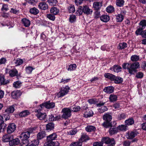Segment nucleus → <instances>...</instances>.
Returning a JSON list of instances; mask_svg holds the SVG:
<instances>
[{
    "instance_id": "nucleus-1",
    "label": "nucleus",
    "mask_w": 146,
    "mask_h": 146,
    "mask_svg": "<svg viewBox=\"0 0 146 146\" xmlns=\"http://www.w3.org/2000/svg\"><path fill=\"white\" fill-rule=\"evenodd\" d=\"M37 127H35L30 128L29 131H26L21 133L20 136V138L23 141L22 143L23 144L26 145L29 144V141L28 139L30 137L31 133H34V131H35Z\"/></svg>"
},
{
    "instance_id": "nucleus-2",
    "label": "nucleus",
    "mask_w": 146,
    "mask_h": 146,
    "mask_svg": "<svg viewBox=\"0 0 146 146\" xmlns=\"http://www.w3.org/2000/svg\"><path fill=\"white\" fill-rule=\"evenodd\" d=\"M140 68V65L138 62H135L130 64L129 67L128 68L129 74L131 75L134 74L137 72V69Z\"/></svg>"
},
{
    "instance_id": "nucleus-3",
    "label": "nucleus",
    "mask_w": 146,
    "mask_h": 146,
    "mask_svg": "<svg viewBox=\"0 0 146 146\" xmlns=\"http://www.w3.org/2000/svg\"><path fill=\"white\" fill-rule=\"evenodd\" d=\"M72 107L65 108L62 109V117L64 119H68L71 115Z\"/></svg>"
},
{
    "instance_id": "nucleus-4",
    "label": "nucleus",
    "mask_w": 146,
    "mask_h": 146,
    "mask_svg": "<svg viewBox=\"0 0 146 146\" xmlns=\"http://www.w3.org/2000/svg\"><path fill=\"white\" fill-rule=\"evenodd\" d=\"M14 110V108L12 106L7 107L5 110V112L3 115L6 121L9 119L10 118V116L9 114L13 113Z\"/></svg>"
},
{
    "instance_id": "nucleus-5",
    "label": "nucleus",
    "mask_w": 146,
    "mask_h": 146,
    "mask_svg": "<svg viewBox=\"0 0 146 146\" xmlns=\"http://www.w3.org/2000/svg\"><path fill=\"white\" fill-rule=\"evenodd\" d=\"M69 89L70 88L68 86L62 87L60 92L57 94V97L60 98L64 96L68 93Z\"/></svg>"
},
{
    "instance_id": "nucleus-6",
    "label": "nucleus",
    "mask_w": 146,
    "mask_h": 146,
    "mask_svg": "<svg viewBox=\"0 0 146 146\" xmlns=\"http://www.w3.org/2000/svg\"><path fill=\"white\" fill-rule=\"evenodd\" d=\"M55 104L54 103L49 102L42 104L40 105V107L42 109L44 107L47 109H50L53 108Z\"/></svg>"
},
{
    "instance_id": "nucleus-7",
    "label": "nucleus",
    "mask_w": 146,
    "mask_h": 146,
    "mask_svg": "<svg viewBox=\"0 0 146 146\" xmlns=\"http://www.w3.org/2000/svg\"><path fill=\"white\" fill-rule=\"evenodd\" d=\"M39 109L37 110L36 111V112H37V113L36 114V115L39 119L42 120L43 119L46 117V115L45 113H42L40 112V111L42 109L40 108Z\"/></svg>"
},
{
    "instance_id": "nucleus-8",
    "label": "nucleus",
    "mask_w": 146,
    "mask_h": 146,
    "mask_svg": "<svg viewBox=\"0 0 146 146\" xmlns=\"http://www.w3.org/2000/svg\"><path fill=\"white\" fill-rule=\"evenodd\" d=\"M102 142L107 144L115 145V141L113 138H110L109 137H104L102 139Z\"/></svg>"
},
{
    "instance_id": "nucleus-9",
    "label": "nucleus",
    "mask_w": 146,
    "mask_h": 146,
    "mask_svg": "<svg viewBox=\"0 0 146 146\" xmlns=\"http://www.w3.org/2000/svg\"><path fill=\"white\" fill-rule=\"evenodd\" d=\"M16 125L13 123L9 124L7 129V132L8 133H11L13 132L15 130Z\"/></svg>"
},
{
    "instance_id": "nucleus-10",
    "label": "nucleus",
    "mask_w": 146,
    "mask_h": 146,
    "mask_svg": "<svg viewBox=\"0 0 146 146\" xmlns=\"http://www.w3.org/2000/svg\"><path fill=\"white\" fill-rule=\"evenodd\" d=\"M83 11L84 13L88 15L91 14L93 12L92 10L89 8L87 6L85 5L83 8Z\"/></svg>"
},
{
    "instance_id": "nucleus-11",
    "label": "nucleus",
    "mask_w": 146,
    "mask_h": 146,
    "mask_svg": "<svg viewBox=\"0 0 146 146\" xmlns=\"http://www.w3.org/2000/svg\"><path fill=\"white\" fill-rule=\"evenodd\" d=\"M22 24L26 27H29L31 25V22L29 19L26 18L23 19L21 20Z\"/></svg>"
},
{
    "instance_id": "nucleus-12",
    "label": "nucleus",
    "mask_w": 146,
    "mask_h": 146,
    "mask_svg": "<svg viewBox=\"0 0 146 146\" xmlns=\"http://www.w3.org/2000/svg\"><path fill=\"white\" fill-rule=\"evenodd\" d=\"M136 135V133L134 132L128 131L126 133V136L128 139H131L134 137Z\"/></svg>"
},
{
    "instance_id": "nucleus-13",
    "label": "nucleus",
    "mask_w": 146,
    "mask_h": 146,
    "mask_svg": "<svg viewBox=\"0 0 146 146\" xmlns=\"http://www.w3.org/2000/svg\"><path fill=\"white\" fill-rule=\"evenodd\" d=\"M110 69L113 71L114 72H118L121 71V67L118 65H114L110 68Z\"/></svg>"
},
{
    "instance_id": "nucleus-14",
    "label": "nucleus",
    "mask_w": 146,
    "mask_h": 146,
    "mask_svg": "<svg viewBox=\"0 0 146 146\" xmlns=\"http://www.w3.org/2000/svg\"><path fill=\"white\" fill-rule=\"evenodd\" d=\"M21 94V93L19 91H14L11 93V96L13 98L16 99L19 97Z\"/></svg>"
},
{
    "instance_id": "nucleus-15",
    "label": "nucleus",
    "mask_w": 146,
    "mask_h": 146,
    "mask_svg": "<svg viewBox=\"0 0 146 146\" xmlns=\"http://www.w3.org/2000/svg\"><path fill=\"white\" fill-rule=\"evenodd\" d=\"M59 145V143L58 141H50L45 143L44 146H58Z\"/></svg>"
},
{
    "instance_id": "nucleus-16",
    "label": "nucleus",
    "mask_w": 146,
    "mask_h": 146,
    "mask_svg": "<svg viewBox=\"0 0 146 146\" xmlns=\"http://www.w3.org/2000/svg\"><path fill=\"white\" fill-rule=\"evenodd\" d=\"M38 7L41 9L45 10L48 8V5L46 3L42 2L39 3Z\"/></svg>"
},
{
    "instance_id": "nucleus-17",
    "label": "nucleus",
    "mask_w": 146,
    "mask_h": 146,
    "mask_svg": "<svg viewBox=\"0 0 146 146\" xmlns=\"http://www.w3.org/2000/svg\"><path fill=\"white\" fill-rule=\"evenodd\" d=\"M102 5V2H94L93 4V7L96 10H98Z\"/></svg>"
},
{
    "instance_id": "nucleus-18",
    "label": "nucleus",
    "mask_w": 146,
    "mask_h": 146,
    "mask_svg": "<svg viewBox=\"0 0 146 146\" xmlns=\"http://www.w3.org/2000/svg\"><path fill=\"white\" fill-rule=\"evenodd\" d=\"M117 128L118 132L119 131H125L128 129V127L125 125H119Z\"/></svg>"
},
{
    "instance_id": "nucleus-19",
    "label": "nucleus",
    "mask_w": 146,
    "mask_h": 146,
    "mask_svg": "<svg viewBox=\"0 0 146 146\" xmlns=\"http://www.w3.org/2000/svg\"><path fill=\"white\" fill-rule=\"evenodd\" d=\"M18 73L17 71L15 68L10 70L9 72V76L12 77L17 76L18 74Z\"/></svg>"
},
{
    "instance_id": "nucleus-20",
    "label": "nucleus",
    "mask_w": 146,
    "mask_h": 146,
    "mask_svg": "<svg viewBox=\"0 0 146 146\" xmlns=\"http://www.w3.org/2000/svg\"><path fill=\"white\" fill-rule=\"evenodd\" d=\"M11 138V135L8 134H5L3 137L2 141L5 142H9Z\"/></svg>"
},
{
    "instance_id": "nucleus-21",
    "label": "nucleus",
    "mask_w": 146,
    "mask_h": 146,
    "mask_svg": "<svg viewBox=\"0 0 146 146\" xmlns=\"http://www.w3.org/2000/svg\"><path fill=\"white\" fill-rule=\"evenodd\" d=\"M93 114V112L92 110H88L84 113V115L85 117H88L92 116Z\"/></svg>"
},
{
    "instance_id": "nucleus-22",
    "label": "nucleus",
    "mask_w": 146,
    "mask_h": 146,
    "mask_svg": "<svg viewBox=\"0 0 146 146\" xmlns=\"http://www.w3.org/2000/svg\"><path fill=\"white\" fill-rule=\"evenodd\" d=\"M113 91L114 88L112 86L106 87L104 89V92L109 94L112 93Z\"/></svg>"
},
{
    "instance_id": "nucleus-23",
    "label": "nucleus",
    "mask_w": 146,
    "mask_h": 146,
    "mask_svg": "<svg viewBox=\"0 0 146 146\" xmlns=\"http://www.w3.org/2000/svg\"><path fill=\"white\" fill-rule=\"evenodd\" d=\"M20 141L18 138H16L12 140L9 142V145L11 146L18 144Z\"/></svg>"
},
{
    "instance_id": "nucleus-24",
    "label": "nucleus",
    "mask_w": 146,
    "mask_h": 146,
    "mask_svg": "<svg viewBox=\"0 0 146 146\" xmlns=\"http://www.w3.org/2000/svg\"><path fill=\"white\" fill-rule=\"evenodd\" d=\"M112 118V116L108 113L106 114L103 116V119L107 123L111 121Z\"/></svg>"
},
{
    "instance_id": "nucleus-25",
    "label": "nucleus",
    "mask_w": 146,
    "mask_h": 146,
    "mask_svg": "<svg viewBox=\"0 0 146 146\" xmlns=\"http://www.w3.org/2000/svg\"><path fill=\"white\" fill-rule=\"evenodd\" d=\"M112 81H113L114 83L117 84H120L123 82V79L120 77H116L115 76V77Z\"/></svg>"
},
{
    "instance_id": "nucleus-26",
    "label": "nucleus",
    "mask_w": 146,
    "mask_h": 146,
    "mask_svg": "<svg viewBox=\"0 0 146 146\" xmlns=\"http://www.w3.org/2000/svg\"><path fill=\"white\" fill-rule=\"evenodd\" d=\"M110 17L107 15H103L100 17L101 20L104 22H106L110 20Z\"/></svg>"
},
{
    "instance_id": "nucleus-27",
    "label": "nucleus",
    "mask_w": 146,
    "mask_h": 146,
    "mask_svg": "<svg viewBox=\"0 0 146 146\" xmlns=\"http://www.w3.org/2000/svg\"><path fill=\"white\" fill-rule=\"evenodd\" d=\"M134 120L133 118H131L127 119L125 121V124L126 125H132L134 123Z\"/></svg>"
},
{
    "instance_id": "nucleus-28",
    "label": "nucleus",
    "mask_w": 146,
    "mask_h": 146,
    "mask_svg": "<svg viewBox=\"0 0 146 146\" xmlns=\"http://www.w3.org/2000/svg\"><path fill=\"white\" fill-rule=\"evenodd\" d=\"M46 136V134L44 131H42L39 132L37 134V139L38 140L44 138Z\"/></svg>"
},
{
    "instance_id": "nucleus-29",
    "label": "nucleus",
    "mask_w": 146,
    "mask_h": 146,
    "mask_svg": "<svg viewBox=\"0 0 146 146\" xmlns=\"http://www.w3.org/2000/svg\"><path fill=\"white\" fill-rule=\"evenodd\" d=\"M118 132L117 127H115L114 126H112L109 130V133L111 135L116 133Z\"/></svg>"
},
{
    "instance_id": "nucleus-30",
    "label": "nucleus",
    "mask_w": 146,
    "mask_h": 146,
    "mask_svg": "<svg viewBox=\"0 0 146 146\" xmlns=\"http://www.w3.org/2000/svg\"><path fill=\"white\" fill-rule=\"evenodd\" d=\"M89 138L86 134L82 133L81 136V137L80 139V140L82 141H85L87 140H89Z\"/></svg>"
},
{
    "instance_id": "nucleus-31",
    "label": "nucleus",
    "mask_w": 146,
    "mask_h": 146,
    "mask_svg": "<svg viewBox=\"0 0 146 146\" xmlns=\"http://www.w3.org/2000/svg\"><path fill=\"white\" fill-rule=\"evenodd\" d=\"M117 96L113 94L110 95L109 97V100L111 102H113L116 101L117 100Z\"/></svg>"
},
{
    "instance_id": "nucleus-32",
    "label": "nucleus",
    "mask_w": 146,
    "mask_h": 146,
    "mask_svg": "<svg viewBox=\"0 0 146 146\" xmlns=\"http://www.w3.org/2000/svg\"><path fill=\"white\" fill-rule=\"evenodd\" d=\"M57 135L56 133H53L47 137V139L49 141H52L57 138Z\"/></svg>"
},
{
    "instance_id": "nucleus-33",
    "label": "nucleus",
    "mask_w": 146,
    "mask_h": 146,
    "mask_svg": "<svg viewBox=\"0 0 146 146\" xmlns=\"http://www.w3.org/2000/svg\"><path fill=\"white\" fill-rule=\"evenodd\" d=\"M50 11V13L54 15L58 14L59 12V9L55 7H52Z\"/></svg>"
},
{
    "instance_id": "nucleus-34",
    "label": "nucleus",
    "mask_w": 146,
    "mask_h": 146,
    "mask_svg": "<svg viewBox=\"0 0 146 146\" xmlns=\"http://www.w3.org/2000/svg\"><path fill=\"white\" fill-rule=\"evenodd\" d=\"M104 76L106 78H108L111 81H112L115 77V75L110 73H106L104 74Z\"/></svg>"
},
{
    "instance_id": "nucleus-35",
    "label": "nucleus",
    "mask_w": 146,
    "mask_h": 146,
    "mask_svg": "<svg viewBox=\"0 0 146 146\" xmlns=\"http://www.w3.org/2000/svg\"><path fill=\"white\" fill-rule=\"evenodd\" d=\"M54 128V125L52 122L48 123L46 125V129L48 131L53 129Z\"/></svg>"
},
{
    "instance_id": "nucleus-36",
    "label": "nucleus",
    "mask_w": 146,
    "mask_h": 146,
    "mask_svg": "<svg viewBox=\"0 0 146 146\" xmlns=\"http://www.w3.org/2000/svg\"><path fill=\"white\" fill-rule=\"evenodd\" d=\"M116 21L118 22H122L124 19V16L121 14H118L115 15Z\"/></svg>"
},
{
    "instance_id": "nucleus-37",
    "label": "nucleus",
    "mask_w": 146,
    "mask_h": 146,
    "mask_svg": "<svg viewBox=\"0 0 146 146\" xmlns=\"http://www.w3.org/2000/svg\"><path fill=\"white\" fill-rule=\"evenodd\" d=\"M30 113V112L27 110H25L20 112L19 114V115L21 117H25Z\"/></svg>"
},
{
    "instance_id": "nucleus-38",
    "label": "nucleus",
    "mask_w": 146,
    "mask_h": 146,
    "mask_svg": "<svg viewBox=\"0 0 146 146\" xmlns=\"http://www.w3.org/2000/svg\"><path fill=\"white\" fill-rule=\"evenodd\" d=\"M85 129L88 132L94 131L96 130V128L93 126L88 125L86 127Z\"/></svg>"
},
{
    "instance_id": "nucleus-39",
    "label": "nucleus",
    "mask_w": 146,
    "mask_h": 146,
    "mask_svg": "<svg viewBox=\"0 0 146 146\" xmlns=\"http://www.w3.org/2000/svg\"><path fill=\"white\" fill-rule=\"evenodd\" d=\"M139 27H141L142 29H144L146 26V20H142L139 23Z\"/></svg>"
},
{
    "instance_id": "nucleus-40",
    "label": "nucleus",
    "mask_w": 146,
    "mask_h": 146,
    "mask_svg": "<svg viewBox=\"0 0 146 146\" xmlns=\"http://www.w3.org/2000/svg\"><path fill=\"white\" fill-rule=\"evenodd\" d=\"M22 83L20 81L14 82L13 84V86L15 88H19L21 86Z\"/></svg>"
},
{
    "instance_id": "nucleus-41",
    "label": "nucleus",
    "mask_w": 146,
    "mask_h": 146,
    "mask_svg": "<svg viewBox=\"0 0 146 146\" xmlns=\"http://www.w3.org/2000/svg\"><path fill=\"white\" fill-rule=\"evenodd\" d=\"M127 46V44L125 42L120 43L119 44L118 48L120 49H123Z\"/></svg>"
},
{
    "instance_id": "nucleus-42",
    "label": "nucleus",
    "mask_w": 146,
    "mask_h": 146,
    "mask_svg": "<svg viewBox=\"0 0 146 146\" xmlns=\"http://www.w3.org/2000/svg\"><path fill=\"white\" fill-rule=\"evenodd\" d=\"M76 16L72 14L70 16L69 18V21L71 23H72L75 22L76 21Z\"/></svg>"
},
{
    "instance_id": "nucleus-43",
    "label": "nucleus",
    "mask_w": 146,
    "mask_h": 146,
    "mask_svg": "<svg viewBox=\"0 0 146 146\" xmlns=\"http://www.w3.org/2000/svg\"><path fill=\"white\" fill-rule=\"evenodd\" d=\"M77 66L75 64H70L68 66L67 70L68 71H71L75 70Z\"/></svg>"
},
{
    "instance_id": "nucleus-44",
    "label": "nucleus",
    "mask_w": 146,
    "mask_h": 146,
    "mask_svg": "<svg viewBox=\"0 0 146 146\" xmlns=\"http://www.w3.org/2000/svg\"><path fill=\"white\" fill-rule=\"evenodd\" d=\"M39 11L35 7L31 9L30 10V12L32 14L34 15H36L39 13Z\"/></svg>"
},
{
    "instance_id": "nucleus-45",
    "label": "nucleus",
    "mask_w": 146,
    "mask_h": 146,
    "mask_svg": "<svg viewBox=\"0 0 146 146\" xmlns=\"http://www.w3.org/2000/svg\"><path fill=\"white\" fill-rule=\"evenodd\" d=\"M68 9L70 13H73L75 11V9L73 5H70L68 7Z\"/></svg>"
},
{
    "instance_id": "nucleus-46",
    "label": "nucleus",
    "mask_w": 146,
    "mask_h": 146,
    "mask_svg": "<svg viewBox=\"0 0 146 146\" xmlns=\"http://www.w3.org/2000/svg\"><path fill=\"white\" fill-rule=\"evenodd\" d=\"M130 59L133 62H136L139 60V57L136 55H133L131 56Z\"/></svg>"
},
{
    "instance_id": "nucleus-47",
    "label": "nucleus",
    "mask_w": 146,
    "mask_h": 146,
    "mask_svg": "<svg viewBox=\"0 0 146 146\" xmlns=\"http://www.w3.org/2000/svg\"><path fill=\"white\" fill-rule=\"evenodd\" d=\"M124 2L123 0H116V4L117 6L121 7L123 5Z\"/></svg>"
},
{
    "instance_id": "nucleus-48",
    "label": "nucleus",
    "mask_w": 146,
    "mask_h": 146,
    "mask_svg": "<svg viewBox=\"0 0 146 146\" xmlns=\"http://www.w3.org/2000/svg\"><path fill=\"white\" fill-rule=\"evenodd\" d=\"M114 10V8L111 5L109 6L106 8V11L109 13L113 12Z\"/></svg>"
},
{
    "instance_id": "nucleus-49",
    "label": "nucleus",
    "mask_w": 146,
    "mask_h": 146,
    "mask_svg": "<svg viewBox=\"0 0 146 146\" xmlns=\"http://www.w3.org/2000/svg\"><path fill=\"white\" fill-rule=\"evenodd\" d=\"M14 61L15 63L16 64L17 66L20 65L21 64L23 63V60L19 58H18L16 60H15Z\"/></svg>"
},
{
    "instance_id": "nucleus-50",
    "label": "nucleus",
    "mask_w": 146,
    "mask_h": 146,
    "mask_svg": "<svg viewBox=\"0 0 146 146\" xmlns=\"http://www.w3.org/2000/svg\"><path fill=\"white\" fill-rule=\"evenodd\" d=\"M39 143V141L38 140L35 139L32 141L31 144L30 145L31 146H38Z\"/></svg>"
},
{
    "instance_id": "nucleus-51",
    "label": "nucleus",
    "mask_w": 146,
    "mask_h": 146,
    "mask_svg": "<svg viewBox=\"0 0 146 146\" xmlns=\"http://www.w3.org/2000/svg\"><path fill=\"white\" fill-rule=\"evenodd\" d=\"M108 110V108L106 106H103L98 109V111L101 113H103Z\"/></svg>"
},
{
    "instance_id": "nucleus-52",
    "label": "nucleus",
    "mask_w": 146,
    "mask_h": 146,
    "mask_svg": "<svg viewBox=\"0 0 146 146\" xmlns=\"http://www.w3.org/2000/svg\"><path fill=\"white\" fill-rule=\"evenodd\" d=\"M46 17L52 21H54L55 19L54 15H53L50 14H47L46 15Z\"/></svg>"
},
{
    "instance_id": "nucleus-53",
    "label": "nucleus",
    "mask_w": 146,
    "mask_h": 146,
    "mask_svg": "<svg viewBox=\"0 0 146 146\" xmlns=\"http://www.w3.org/2000/svg\"><path fill=\"white\" fill-rule=\"evenodd\" d=\"M34 69L32 67L28 66L26 68L25 70L27 73L28 74H30Z\"/></svg>"
},
{
    "instance_id": "nucleus-54",
    "label": "nucleus",
    "mask_w": 146,
    "mask_h": 146,
    "mask_svg": "<svg viewBox=\"0 0 146 146\" xmlns=\"http://www.w3.org/2000/svg\"><path fill=\"white\" fill-rule=\"evenodd\" d=\"M77 131L75 129H71L69 130L68 131L67 133L69 135H72L75 134Z\"/></svg>"
},
{
    "instance_id": "nucleus-55",
    "label": "nucleus",
    "mask_w": 146,
    "mask_h": 146,
    "mask_svg": "<svg viewBox=\"0 0 146 146\" xmlns=\"http://www.w3.org/2000/svg\"><path fill=\"white\" fill-rule=\"evenodd\" d=\"M48 2L51 5H55L57 3V0H48Z\"/></svg>"
},
{
    "instance_id": "nucleus-56",
    "label": "nucleus",
    "mask_w": 146,
    "mask_h": 146,
    "mask_svg": "<svg viewBox=\"0 0 146 146\" xmlns=\"http://www.w3.org/2000/svg\"><path fill=\"white\" fill-rule=\"evenodd\" d=\"M82 143L78 141L72 143L70 146H82Z\"/></svg>"
},
{
    "instance_id": "nucleus-57",
    "label": "nucleus",
    "mask_w": 146,
    "mask_h": 146,
    "mask_svg": "<svg viewBox=\"0 0 146 146\" xmlns=\"http://www.w3.org/2000/svg\"><path fill=\"white\" fill-rule=\"evenodd\" d=\"M80 106H74L72 108L71 111L74 112H75L78 111L80 110Z\"/></svg>"
},
{
    "instance_id": "nucleus-58",
    "label": "nucleus",
    "mask_w": 146,
    "mask_h": 146,
    "mask_svg": "<svg viewBox=\"0 0 146 146\" xmlns=\"http://www.w3.org/2000/svg\"><path fill=\"white\" fill-rule=\"evenodd\" d=\"M7 83L5 82L4 77L0 76V85L5 84Z\"/></svg>"
},
{
    "instance_id": "nucleus-59",
    "label": "nucleus",
    "mask_w": 146,
    "mask_h": 146,
    "mask_svg": "<svg viewBox=\"0 0 146 146\" xmlns=\"http://www.w3.org/2000/svg\"><path fill=\"white\" fill-rule=\"evenodd\" d=\"M117 118L119 120H121L125 118V115L124 113L119 114L117 116Z\"/></svg>"
},
{
    "instance_id": "nucleus-60",
    "label": "nucleus",
    "mask_w": 146,
    "mask_h": 146,
    "mask_svg": "<svg viewBox=\"0 0 146 146\" xmlns=\"http://www.w3.org/2000/svg\"><path fill=\"white\" fill-rule=\"evenodd\" d=\"M143 76V72H139L137 73L135 76V77L138 78H141Z\"/></svg>"
},
{
    "instance_id": "nucleus-61",
    "label": "nucleus",
    "mask_w": 146,
    "mask_h": 146,
    "mask_svg": "<svg viewBox=\"0 0 146 146\" xmlns=\"http://www.w3.org/2000/svg\"><path fill=\"white\" fill-rule=\"evenodd\" d=\"M143 29H142V28L139 27V28L137 29L135 31V33L136 35H141V31H142Z\"/></svg>"
},
{
    "instance_id": "nucleus-62",
    "label": "nucleus",
    "mask_w": 146,
    "mask_h": 146,
    "mask_svg": "<svg viewBox=\"0 0 146 146\" xmlns=\"http://www.w3.org/2000/svg\"><path fill=\"white\" fill-rule=\"evenodd\" d=\"M83 12V9L82 10V7L81 6L79 7L78 10L76 11V13L78 15H80Z\"/></svg>"
},
{
    "instance_id": "nucleus-63",
    "label": "nucleus",
    "mask_w": 146,
    "mask_h": 146,
    "mask_svg": "<svg viewBox=\"0 0 146 146\" xmlns=\"http://www.w3.org/2000/svg\"><path fill=\"white\" fill-rule=\"evenodd\" d=\"M130 64L128 63H124L122 65V67L123 69H127L129 67Z\"/></svg>"
},
{
    "instance_id": "nucleus-64",
    "label": "nucleus",
    "mask_w": 146,
    "mask_h": 146,
    "mask_svg": "<svg viewBox=\"0 0 146 146\" xmlns=\"http://www.w3.org/2000/svg\"><path fill=\"white\" fill-rule=\"evenodd\" d=\"M93 146H103V143L101 142H96L93 143Z\"/></svg>"
}]
</instances>
